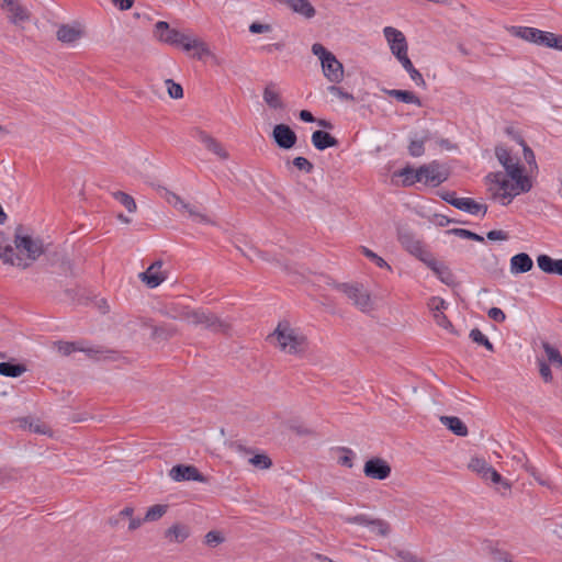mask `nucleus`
<instances>
[{
  "label": "nucleus",
  "instance_id": "09e8293b",
  "mask_svg": "<svg viewBox=\"0 0 562 562\" xmlns=\"http://www.w3.org/2000/svg\"><path fill=\"white\" fill-rule=\"evenodd\" d=\"M165 83L170 98L181 99L183 97V89L179 83L175 82L172 79H167Z\"/></svg>",
  "mask_w": 562,
  "mask_h": 562
},
{
  "label": "nucleus",
  "instance_id": "473e14b6",
  "mask_svg": "<svg viewBox=\"0 0 562 562\" xmlns=\"http://www.w3.org/2000/svg\"><path fill=\"white\" fill-rule=\"evenodd\" d=\"M54 345H55L56 349L58 350V352L63 356H69L71 352H74L76 350L85 351L91 357L98 352L91 348L85 349V348L76 345L75 342L56 341Z\"/></svg>",
  "mask_w": 562,
  "mask_h": 562
},
{
  "label": "nucleus",
  "instance_id": "7c9ffc66",
  "mask_svg": "<svg viewBox=\"0 0 562 562\" xmlns=\"http://www.w3.org/2000/svg\"><path fill=\"white\" fill-rule=\"evenodd\" d=\"M8 7L11 12L10 19L12 23L18 24L30 19L27 10L24 7L20 5L16 1L9 0Z\"/></svg>",
  "mask_w": 562,
  "mask_h": 562
},
{
  "label": "nucleus",
  "instance_id": "cd10ccee",
  "mask_svg": "<svg viewBox=\"0 0 562 562\" xmlns=\"http://www.w3.org/2000/svg\"><path fill=\"white\" fill-rule=\"evenodd\" d=\"M146 325L151 328L153 338L169 339L179 334V330L175 325L162 324L159 326H155V325L147 324V323H146Z\"/></svg>",
  "mask_w": 562,
  "mask_h": 562
},
{
  "label": "nucleus",
  "instance_id": "a878e982",
  "mask_svg": "<svg viewBox=\"0 0 562 562\" xmlns=\"http://www.w3.org/2000/svg\"><path fill=\"white\" fill-rule=\"evenodd\" d=\"M312 144L318 150H325L329 147H335L338 145L337 138L331 136L329 133L324 131H315L312 134Z\"/></svg>",
  "mask_w": 562,
  "mask_h": 562
},
{
  "label": "nucleus",
  "instance_id": "bb28decb",
  "mask_svg": "<svg viewBox=\"0 0 562 562\" xmlns=\"http://www.w3.org/2000/svg\"><path fill=\"white\" fill-rule=\"evenodd\" d=\"M440 422L457 436L463 437L468 435V427L459 417L441 416Z\"/></svg>",
  "mask_w": 562,
  "mask_h": 562
},
{
  "label": "nucleus",
  "instance_id": "13d9d810",
  "mask_svg": "<svg viewBox=\"0 0 562 562\" xmlns=\"http://www.w3.org/2000/svg\"><path fill=\"white\" fill-rule=\"evenodd\" d=\"M419 260L423 261L434 272L437 271L438 268H440V266L442 265L432 257L429 250L426 252V256H423Z\"/></svg>",
  "mask_w": 562,
  "mask_h": 562
},
{
  "label": "nucleus",
  "instance_id": "3c124183",
  "mask_svg": "<svg viewBox=\"0 0 562 562\" xmlns=\"http://www.w3.org/2000/svg\"><path fill=\"white\" fill-rule=\"evenodd\" d=\"M249 462L259 469H269L272 465V462L267 454H256L249 459Z\"/></svg>",
  "mask_w": 562,
  "mask_h": 562
},
{
  "label": "nucleus",
  "instance_id": "4468645a",
  "mask_svg": "<svg viewBox=\"0 0 562 562\" xmlns=\"http://www.w3.org/2000/svg\"><path fill=\"white\" fill-rule=\"evenodd\" d=\"M169 476L176 481H196V482H205L206 479L203 474L194 465H184L178 464L171 468L169 471Z\"/></svg>",
  "mask_w": 562,
  "mask_h": 562
},
{
  "label": "nucleus",
  "instance_id": "864d4df0",
  "mask_svg": "<svg viewBox=\"0 0 562 562\" xmlns=\"http://www.w3.org/2000/svg\"><path fill=\"white\" fill-rule=\"evenodd\" d=\"M328 91L336 95L337 98L346 101H353L355 98L351 93L345 91L342 88L338 87L337 83H333L328 87Z\"/></svg>",
  "mask_w": 562,
  "mask_h": 562
},
{
  "label": "nucleus",
  "instance_id": "8fccbe9b",
  "mask_svg": "<svg viewBox=\"0 0 562 562\" xmlns=\"http://www.w3.org/2000/svg\"><path fill=\"white\" fill-rule=\"evenodd\" d=\"M362 254L370 260H372L379 268H387L391 269L390 265L380 256H378L375 252L370 250L367 247H362Z\"/></svg>",
  "mask_w": 562,
  "mask_h": 562
},
{
  "label": "nucleus",
  "instance_id": "0e129e2a",
  "mask_svg": "<svg viewBox=\"0 0 562 562\" xmlns=\"http://www.w3.org/2000/svg\"><path fill=\"white\" fill-rule=\"evenodd\" d=\"M486 237L490 240H507L509 238L508 233L501 229L490 231Z\"/></svg>",
  "mask_w": 562,
  "mask_h": 562
},
{
  "label": "nucleus",
  "instance_id": "774afa93",
  "mask_svg": "<svg viewBox=\"0 0 562 562\" xmlns=\"http://www.w3.org/2000/svg\"><path fill=\"white\" fill-rule=\"evenodd\" d=\"M30 429L36 434H47L48 427L45 424L35 423L30 424Z\"/></svg>",
  "mask_w": 562,
  "mask_h": 562
},
{
  "label": "nucleus",
  "instance_id": "052dcab7",
  "mask_svg": "<svg viewBox=\"0 0 562 562\" xmlns=\"http://www.w3.org/2000/svg\"><path fill=\"white\" fill-rule=\"evenodd\" d=\"M487 315L491 319L497 323H503L506 319L505 313L498 307H491Z\"/></svg>",
  "mask_w": 562,
  "mask_h": 562
},
{
  "label": "nucleus",
  "instance_id": "c756f323",
  "mask_svg": "<svg viewBox=\"0 0 562 562\" xmlns=\"http://www.w3.org/2000/svg\"><path fill=\"white\" fill-rule=\"evenodd\" d=\"M385 92L390 95V97H393L404 103H407V104H416L418 106L422 105V102H420V99L412 91H408V90H397V89H391V90H385Z\"/></svg>",
  "mask_w": 562,
  "mask_h": 562
},
{
  "label": "nucleus",
  "instance_id": "7ed1b4c3",
  "mask_svg": "<svg viewBox=\"0 0 562 562\" xmlns=\"http://www.w3.org/2000/svg\"><path fill=\"white\" fill-rule=\"evenodd\" d=\"M155 36L162 43L181 46L186 52H192V56L199 59L211 55L207 44L196 36L181 33L176 29H171L165 21H158L155 24Z\"/></svg>",
  "mask_w": 562,
  "mask_h": 562
},
{
  "label": "nucleus",
  "instance_id": "dca6fc26",
  "mask_svg": "<svg viewBox=\"0 0 562 562\" xmlns=\"http://www.w3.org/2000/svg\"><path fill=\"white\" fill-rule=\"evenodd\" d=\"M85 35V27L80 23L61 24L57 32L56 37L64 44H74Z\"/></svg>",
  "mask_w": 562,
  "mask_h": 562
},
{
  "label": "nucleus",
  "instance_id": "c85d7f7f",
  "mask_svg": "<svg viewBox=\"0 0 562 562\" xmlns=\"http://www.w3.org/2000/svg\"><path fill=\"white\" fill-rule=\"evenodd\" d=\"M513 34L528 41L530 43H535L539 45V38H540V30L535 27H528V26H514L513 27Z\"/></svg>",
  "mask_w": 562,
  "mask_h": 562
},
{
  "label": "nucleus",
  "instance_id": "393cba45",
  "mask_svg": "<svg viewBox=\"0 0 562 562\" xmlns=\"http://www.w3.org/2000/svg\"><path fill=\"white\" fill-rule=\"evenodd\" d=\"M540 270L546 273L562 276V259H553L548 255H540L537 258Z\"/></svg>",
  "mask_w": 562,
  "mask_h": 562
},
{
  "label": "nucleus",
  "instance_id": "9d476101",
  "mask_svg": "<svg viewBox=\"0 0 562 562\" xmlns=\"http://www.w3.org/2000/svg\"><path fill=\"white\" fill-rule=\"evenodd\" d=\"M341 519L346 524H353L359 526H366L369 527L373 532H375L379 536H387L390 533V525L379 518H371L370 516L366 514H359L356 516H341Z\"/></svg>",
  "mask_w": 562,
  "mask_h": 562
},
{
  "label": "nucleus",
  "instance_id": "37998d69",
  "mask_svg": "<svg viewBox=\"0 0 562 562\" xmlns=\"http://www.w3.org/2000/svg\"><path fill=\"white\" fill-rule=\"evenodd\" d=\"M447 233L453 234L461 238L472 239V240L480 241V243L484 241V238L481 235L473 233L471 231L464 229V228H452V229H449Z\"/></svg>",
  "mask_w": 562,
  "mask_h": 562
},
{
  "label": "nucleus",
  "instance_id": "f8f14e48",
  "mask_svg": "<svg viewBox=\"0 0 562 562\" xmlns=\"http://www.w3.org/2000/svg\"><path fill=\"white\" fill-rule=\"evenodd\" d=\"M415 180H422L427 184L439 186L447 180V175L440 169L438 162L432 161L417 169Z\"/></svg>",
  "mask_w": 562,
  "mask_h": 562
},
{
  "label": "nucleus",
  "instance_id": "0eeeda50",
  "mask_svg": "<svg viewBox=\"0 0 562 562\" xmlns=\"http://www.w3.org/2000/svg\"><path fill=\"white\" fill-rule=\"evenodd\" d=\"M336 289L344 293L359 311L370 313L374 310V300L362 284L340 283L336 285Z\"/></svg>",
  "mask_w": 562,
  "mask_h": 562
},
{
  "label": "nucleus",
  "instance_id": "338daca9",
  "mask_svg": "<svg viewBox=\"0 0 562 562\" xmlns=\"http://www.w3.org/2000/svg\"><path fill=\"white\" fill-rule=\"evenodd\" d=\"M513 460L524 469L527 468V457L524 452L519 451L513 456Z\"/></svg>",
  "mask_w": 562,
  "mask_h": 562
},
{
  "label": "nucleus",
  "instance_id": "20e7f679",
  "mask_svg": "<svg viewBox=\"0 0 562 562\" xmlns=\"http://www.w3.org/2000/svg\"><path fill=\"white\" fill-rule=\"evenodd\" d=\"M268 339L282 352L292 356L300 357L308 348L306 336L288 322H280L274 331L268 336Z\"/></svg>",
  "mask_w": 562,
  "mask_h": 562
},
{
  "label": "nucleus",
  "instance_id": "ea45409f",
  "mask_svg": "<svg viewBox=\"0 0 562 562\" xmlns=\"http://www.w3.org/2000/svg\"><path fill=\"white\" fill-rule=\"evenodd\" d=\"M482 477L485 480H491L493 483L502 484L505 490H510V484L503 480L502 475L492 467L486 468V471L483 472Z\"/></svg>",
  "mask_w": 562,
  "mask_h": 562
},
{
  "label": "nucleus",
  "instance_id": "423d86ee",
  "mask_svg": "<svg viewBox=\"0 0 562 562\" xmlns=\"http://www.w3.org/2000/svg\"><path fill=\"white\" fill-rule=\"evenodd\" d=\"M18 228L14 237V255L16 260L27 262V268L43 254V243L38 238L21 234Z\"/></svg>",
  "mask_w": 562,
  "mask_h": 562
},
{
  "label": "nucleus",
  "instance_id": "2eb2a0df",
  "mask_svg": "<svg viewBox=\"0 0 562 562\" xmlns=\"http://www.w3.org/2000/svg\"><path fill=\"white\" fill-rule=\"evenodd\" d=\"M195 137L204 145L209 151L213 153L221 160H227L229 158V154L224 148V146L209 133L202 130H196Z\"/></svg>",
  "mask_w": 562,
  "mask_h": 562
},
{
  "label": "nucleus",
  "instance_id": "2f4dec72",
  "mask_svg": "<svg viewBox=\"0 0 562 562\" xmlns=\"http://www.w3.org/2000/svg\"><path fill=\"white\" fill-rule=\"evenodd\" d=\"M26 372V367L21 363H13L11 361L0 362V375L9 378H18Z\"/></svg>",
  "mask_w": 562,
  "mask_h": 562
},
{
  "label": "nucleus",
  "instance_id": "f704fd0d",
  "mask_svg": "<svg viewBox=\"0 0 562 562\" xmlns=\"http://www.w3.org/2000/svg\"><path fill=\"white\" fill-rule=\"evenodd\" d=\"M401 65L403 66V68L408 72L411 79L419 87H423L425 88L426 87V81L424 79V77L422 76V74L414 67L413 63L411 61V59L407 57V58H402V60L400 61Z\"/></svg>",
  "mask_w": 562,
  "mask_h": 562
},
{
  "label": "nucleus",
  "instance_id": "ddd939ff",
  "mask_svg": "<svg viewBox=\"0 0 562 562\" xmlns=\"http://www.w3.org/2000/svg\"><path fill=\"white\" fill-rule=\"evenodd\" d=\"M272 138L282 149H291L297 140L295 132L286 124H277L272 131Z\"/></svg>",
  "mask_w": 562,
  "mask_h": 562
},
{
  "label": "nucleus",
  "instance_id": "de8ad7c7",
  "mask_svg": "<svg viewBox=\"0 0 562 562\" xmlns=\"http://www.w3.org/2000/svg\"><path fill=\"white\" fill-rule=\"evenodd\" d=\"M426 142V138L423 139H413L409 143L408 146V153L413 157H420L425 153L424 144Z\"/></svg>",
  "mask_w": 562,
  "mask_h": 562
},
{
  "label": "nucleus",
  "instance_id": "4be33fe9",
  "mask_svg": "<svg viewBox=\"0 0 562 562\" xmlns=\"http://www.w3.org/2000/svg\"><path fill=\"white\" fill-rule=\"evenodd\" d=\"M191 535V530L187 525L183 524H173L165 531V539L169 543H182L184 542Z\"/></svg>",
  "mask_w": 562,
  "mask_h": 562
},
{
  "label": "nucleus",
  "instance_id": "bf43d9fd",
  "mask_svg": "<svg viewBox=\"0 0 562 562\" xmlns=\"http://www.w3.org/2000/svg\"><path fill=\"white\" fill-rule=\"evenodd\" d=\"M469 467L483 476V472H485L486 468L490 465L484 460L475 458L471 460Z\"/></svg>",
  "mask_w": 562,
  "mask_h": 562
},
{
  "label": "nucleus",
  "instance_id": "603ef678",
  "mask_svg": "<svg viewBox=\"0 0 562 562\" xmlns=\"http://www.w3.org/2000/svg\"><path fill=\"white\" fill-rule=\"evenodd\" d=\"M224 540H225V538L223 537V535L216 530L209 531L204 537L205 544H207L210 547H215L220 543H223Z\"/></svg>",
  "mask_w": 562,
  "mask_h": 562
},
{
  "label": "nucleus",
  "instance_id": "49530a36",
  "mask_svg": "<svg viewBox=\"0 0 562 562\" xmlns=\"http://www.w3.org/2000/svg\"><path fill=\"white\" fill-rule=\"evenodd\" d=\"M339 452H341L342 454L338 458V463L349 469L352 468L355 457L353 451L349 448L342 447L339 448Z\"/></svg>",
  "mask_w": 562,
  "mask_h": 562
},
{
  "label": "nucleus",
  "instance_id": "4d7b16f0",
  "mask_svg": "<svg viewBox=\"0 0 562 562\" xmlns=\"http://www.w3.org/2000/svg\"><path fill=\"white\" fill-rule=\"evenodd\" d=\"M434 318H435L437 325H439L440 327H442L445 329L452 331L453 326H452L451 322L448 319V317L443 314V312L434 313Z\"/></svg>",
  "mask_w": 562,
  "mask_h": 562
},
{
  "label": "nucleus",
  "instance_id": "aec40b11",
  "mask_svg": "<svg viewBox=\"0 0 562 562\" xmlns=\"http://www.w3.org/2000/svg\"><path fill=\"white\" fill-rule=\"evenodd\" d=\"M452 206L464 211L472 215L482 214L484 216L487 212V205L477 203L471 198H460L459 200H452Z\"/></svg>",
  "mask_w": 562,
  "mask_h": 562
},
{
  "label": "nucleus",
  "instance_id": "e2e57ef3",
  "mask_svg": "<svg viewBox=\"0 0 562 562\" xmlns=\"http://www.w3.org/2000/svg\"><path fill=\"white\" fill-rule=\"evenodd\" d=\"M249 31L254 34L267 33L271 31V25L254 22L249 25Z\"/></svg>",
  "mask_w": 562,
  "mask_h": 562
},
{
  "label": "nucleus",
  "instance_id": "39448f33",
  "mask_svg": "<svg viewBox=\"0 0 562 562\" xmlns=\"http://www.w3.org/2000/svg\"><path fill=\"white\" fill-rule=\"evenodd\" d=\"M312 53L318 57L324 77L331 83H340L345 77L342 64L321 43L312 45Z\"/></svg>",
  "mask_w": 562,
  "mask_h": 562
},
{
  "label": "nucleus",
  "instance_id": "a211bd4d",
  "mask_svg": "<svg viewBox=\"0 0 562 562\" xmlns=\"http://www.w3.org/2000/svg\"><path fill=\"white\" fill-rule=\"evenodd\" d=\"M159 195L165 199V201L170 204L173 209H176L181 214H188L189 210L191 209L192 204L189 202H186L180 195L177 193L168 190L165 187L157 186L156 188Z\"/></svg>",
  "mask_w": 562,
  "mask_h": 562
},
{
  "label": "nucleus",
  "instance_id": "72a5a7b5",
  "mask_svg": "<svg viewBox=\"0 0 562 562\" xmlns=\"http://www.w3.org/2000/svg\"><path fill=\"white\" fill-rule=\"evenodd\" d=\"M539 45L562 49V36L540 30Z\"/></svg>",
  "mask_w": 562,
  "mask_h": 562
},
{
  "label": "nucleus",
  "instance_id": "1a4fd4ad",
  "mask_svg": "<svg viewBox=\"0 0 562 562\" xmlns=\"http://www.w3.org/2000/svg\"><path fill=\"white\" fill-rule=\"evenodd\" d=\"M383 34L390 45L392 54L398 61H401L402 58L408 57V45L404 34L401 31L392 26H386L383 30Z\"/></svg>",
  "mask_w": 562,
  "mask_h": 562
},
{
  "label": "nucleus",
  "instance_id": "a18cd8bd",
  "mask_svg": "<svg viewBox=\"0 0 562 562\" xmlns=\"http://www.w3.org/2000/svg\"><path fill=\"white\" fill-rule=\"evenodd\" d=\"M515 139L522 146L524 158L526 162L537 168L536 157L532 149L525 143V140L519 135L515 136Z\"/></svg>",
  "mask_w": 562,
  "mask_h": 562
},
{
  "label": "nucleus",
  "instance_id": "5fc2aeb1",
  "mask_svg": "<svg viewBox=\"0 0 562 562\" xmlns=\"http://www.w3.org/2000/svg\"><path fill=\"white\" fill-rule=\"evenodd\" d=\"M293 165L299 169L304 171L305 173H311L313 171V164L306 159L305 157H295L293 159Z\"/></svg>",
  "mask_w": 562,
  "mask_h": 562
},
{
  "label": "nucleus",
  "instance_id": "5701e85b",
  "mask_svg": "<svg viewBox=\"0 0 562 562\" xmlns=\"http://www.w3.org/2000/svg\"><path fill=\"white\" fill-rule=\"evenodd\" d=\"M262 98L266 104L273 110H283L285 108L274 82H269L265 87Z\"/></svg>",
  "mask_w": 562,
  "mask_h": 562
},
{
  "label": "nucleus",
  "instance_id": "c03bdc74",
  "mask_svg": "<svg viewBox=\"0 0 562 562\" xmlns=\"http://www.w3.org/2000/svg\"><path fill=\"white\" fill-rule=\"evenodd\" d=\"M417 173V169H413L412 167H405L401 171H398V176L403 177V184L405 187H409L415 184L416 182H422V180H415V175Z\"/></svg>",
  "mask_w": 562,
  "mask_h": 562
},
{
  "label": "nucleus",
  "instance_id": "6e6d98bb",
  "mask_svg": "<svg viewBox=\"0 0 562 562\" xmlns=\"http://www.w3.org/2000/svg\"><path fill=\"white\" fill-rule=\"evenodd\" d=\"M428 306L434 313H439L447 307V303L445 300L434 296L429 300Z\"/></svg>",
  "mask_w": 562,
  "mask_h": 562
},
{
  "label": "nucleus",
  "instance_id": "79ce46f5",
  "mask_svg": "<svg viewBox=\"0 0 562 562\" xmlns=\"http://www.w3.org/2000/svg\"><path fill=\"white\" fill-rule=\"evenodd\" d=\"M22 477V470L15 468L0 470V482L18 481Z\"/></svg>",
  "mask_w": 562,
  "mask_h": 562
},
{
  "label": "nucleus",
  "instance_id": "f3484780",
  "mask_svg": "<svg viewBox=\"0 0 562 562\" xmlns=\"http://www.w3.org/2000/svg\"><path fill=\"white\" fill-rule=\"evenodd\" d=\"M162 261L153 262L146 271L139 273V279L150 289L157 288L166 280V274L161 271Z\"/></svg>",
  "mask_w": 562,
  "mask_h": 562
},
{
  "label": "nucleus",
  "instance_id": "f03ea898",
  "mask_svg": "<svg viewBox=\"0 0 562 562\" xmlns=\"http://www.w3.org/2000/svg\"><path fill=\"white\" fill-rule=\"evenodd\" d=\"M484 181L491 199L503 205H508L515 196L529 192L532 188L529 176L510 178L508 173L503 171L487 173Z\"/></svg>",
  "mask_w": 562,
  "mask_h": 562
},
{
  "label": "nucleus",
  "instance_id": "6ab92c4d",
  "mask_svg": "<svg viewBox=\"0 0 562 562\" xmlns=\"http://www.w3.org/2000/svg\"><path fill=\"white\" fill-rule=\"evenodd\" d=\"M398 240L409 254L418 259H420L423 256H426V252L428 251L424 244L409 233L400 234Z\"/></svg>",
  "mask_w": 562,
  "mask_h": 562
},
{
  "label": "nucleus",
  "instance_id": "9b49d317",
  "mask_svg": "<svg viewBox=\"0 0 562 562\" xmlns=\"http://www.w3.org/2000/svg\"><path fill=\"white\" fill-rule=\"evenodd\" d=\"M391 472L392 468L390 463L380 457L369 459L363 465L364 475L372 480H386L390 477Z\"/></svg>",
  "mask_w": 562,
  "mask_h": 562
},
{
  "label": "nucleus",
  "instance_id": "c9c22d12",
  "mask_svg": "<svg viewBox=\"0 0 562 562\" xmlns=\"http://www.w3.org/2000/svg\"><path fill=\"white\" fill-rule=\"evenodd\" d=\"M169 506L166 504H156L150 506L144 516L146 522H153L159 520L168 510Z\"/></svg>",
  "mask_w": 562,
  "mask_h": 562
},
{
  "label": "nucleus",
  "instance_id": "6e6552de",
  "mask_svg": "<svg viewBox=\"0 0 562 562\" xmlns=\"http://www.w3.org/2000/svg\"><path fill=\"white\" fill-rule=\"evenodd\" d=\"M495 156L498 162L504 167L505 172L510 178H517L518 176H526L524 173V166L519 162L517 157H513L509 149L504 145H497L495 147Z\"/></svg>",
  "mask_w": 562,
  "mask_h": 562
},
{
  "label": "nucleus",
  "instance_id": "69168bd1",
  "mask_svg": "<svg viewBox=\"0 0 562 562\" xmlns=\"http://www.w3.org/2000/svg\"><path fill=\"white\" fill-rule=\"evenodd\" d=\"M435 273L440 278V280L445 283L449 282V279L451 277L450 270L442 263L440 268H438Z\"/></svg>",
  "mask_w": 562,
  "mask_h": 562
},
{
  "label": "nucleus",
  "instance_id": "4c0bfd02",
  "mask_svg": "<svg viewBox=\"0 0 562 562\" xmlns=\"http://www.w3.org/2000/svg\"><path fill=\"white\" fill-rule=\"evenodd\" d=\"M113 198L119 201L130 213L136 212L137 206L132 195L123 191H116L113 193Z\"/></svg>",
  "mask_w": 562,
  "mask_h": 562
},
{
  "label": "nucleus",
  "instance_id": "f257e3e1",
  "mask_svg": "<svg viewBox=\"0 0 562 562\" xmlns=\"http://www.w3.org/2000/svg\"><path fill=\"white\" fill-rule=\"evenodd\" d=\"M159 313L175 321H183L192 326H200L212 333L226 334L231 326L225 321L217 317L214 313L204 308H194L181 301H172L164 304L159 308Z\"/></svg>",
  "mask_w": 562,
  "mask_h": 562
},
{
  "label": "nucleus",
  "instance_id": "b1692460",
  "mask_svg": "<svg viewBox=\"0 0 562 562\" xmlns=\"http://www.w3.org/2000/svg\"><path fill=\"white\" fill-rule=\"evenodd\" d=\"M533 267L531 257L526 252H520L510 258V272L513 274L526 273Z\"/></svg>",
  "mask_w": 562,
  "mask_h": 562
},
{
  "label": "nucleus",
  "instance_id": "58836bf2",
  "mask_svg": "<svg viewBox=\"0 0 562 562\" xmlns=\"http://www.w3.org/2000/svg\"><path fill=\"white\" fill-rule=\"evenodd\" d=\"M470 338L477 345L484 346L487 350L493 351V344L488 338L479 329L474 328L470 331Z\"/></svg>",
  "mask_w": 562,
  "mask_h": 562
},
{
  "label": "nucleus",
  "instance_id": "a19ab883",
  "mask_svg": "<svg viewBox=\"0 0 562 562\" xmlns=\"http://www.w3.org/2000/svg\"><path fill=\"white\" fill-rule=\"evenodd\" d=\"M188 216L196 223L211 224L215 225V222L212 221L206 214L201 212L195 205L192 204L191 209L188 212Z\"/></svg>",
  "mask_w": 562,
  "mask_h": 562
},
{
  "label": "nucleus",
  "instance_id": "e433bc0d",
  "mask_svg": "<svg viewBox=\"0 0 562 562\" xmlns=\"http://www.w3.org/2000/svg\"><path fill=\"white\" fill-rule=\"evenodd\" d=\"M542 347H543V350L547 355L549 362L552 366H554L555 368H559L562 370V356H561L560 351L555 347L550 345L549 342H543Z\"/></svg>",
  "mask_w": 562,
  "mask_h": 562
},
{
  "label": "nucleus",
  "instance_id": "412c9836",
  "mask_svg": "<svg viewBox=\"0 0 562 562\" xmlns=\"http://www.w3.org/2000/svg\"><path fill=\"white\" fill-rule=\"evenodd\" d=\"M0 258L4 263L16 266L22 269L27 268V262L16 260L14 248L8 243L7 238L0 234Z\"/></svg>",
  "mask_w": 562,
  "mask_h": 562
},
{
  "label": "nucleus",
  "instance_id": "680f3d73",
  "mask_svg": "<svg viewBox=\"0 0 562 562\" xmlns=\"http://www.w3.org/2000/svg\"><path fill=\"white\" fill-rule=\"evenodd\" d=\"M539 372L544 382H550L552 380L550 367L543 360H539Z\"/></svg>",
  "mask_w": 562,
  "mask_h": 562
}]
</instances>
